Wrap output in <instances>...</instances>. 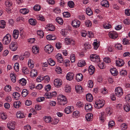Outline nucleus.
Masks as SVG:
<instances>
[{
  "label": "nucleus",
  "mask_w": 130,
  "mask_h": 130,
  "mask_svg": "<svg viewBox=\"0 0 130 130\" xmlns=\"http://www.w3.org/2000/svg\"><path fill=\"white\" fill-rule=\"evenodd\" d=\"M11 40V35L9 34H7L3 38L2 42L5 45H8L9 44Z\"/></svg>",
  "instance_id": "obj_1"
},
{
  "label": "nucleus",
  "mask_w": 130,
  "mask_h": 130,
  "mask_svg": "<svg viewBox=\"0 0 130 130\" xmlns=\"http://www.w3.org/2000/svg\"><path fill=\"white\" fill-rule=\"evenodd\" d=\"M104 104L105 101L104 100H98L96 101L94 106L96 108L100 109L102 108Z\"/></svg>",
  "instance_id": "obj_2"
},
{
  "label": "nucleus",
  "mask_w": 130,
  "mask_h": 130,
  "mask_svg": "<svg viewBox=\"0 0 130 130\" xmlns=\"http://www.w3.org/2000/svg\"><path fill=\"white\" fill-rule=\"evenodd\" d=\"M57 100L59 104L61 105H64L65 103V96L60 94L58 96Z\"/></svg>",
  "instance_id": "obj_3"
},
{
  "label": "nucleus",
  "mask_w": 130,
  "mask_h": 130,
  "mask_svg": "<svg viewBox=\"0 0 130 130\" xmlns=\"http://www.w3.org/2000/svg\"><path fill=\"white\" fill-rule=\"evenodd\" d=\"M115 94L118 97H121L123 94V90L121 87L116 88L115 89Z\"/></svg>",
  "instance_id": "obj_4"
},
{
  "label": "nucleus",
  "mask_w": 130,
  "mask_h": 130,
  "mask_svg": "<svg viewBox=\"0 0 130 130\" xmlns=\"http://www.w3.org/2000/svg\"><path fill=\"white\" fill-rule=\"evenodd\" d=\"M44 50L47 53L50 54L52 52L53 50V48L50 44L47 45L45 47Z\"/></svg>",
  "instance_id": "obj_5"
},
{
  "label": "nucleus",
  "mask_w": 130,
  "mask_h": 130,
  "mask_svg": "<svg viewBox=\"0 0 130 130\" xmlns=\"http://www.w3.org/2000/svg\"><path fill=\"white\" fill-rule=\"evenodd\" d=\"M91 60L94 62H98L100 61V58L99 56L95 54H92L90 55Z\"/></svg>",
  "instance_id": "obj_6"
},
{
  "label": "nucleus",
  "mask_w": 130,
  "mask_h": 130,
  "mask_svg": "<svg viewBox=\"0 0 130 130\" xmlns=\"http://www.w3.org/2000/svg\"><path fill=\"white\" fill-rule=\"evenodd\" d=\"M15 122L9 121L8 123L7 127L10 130H14L15 129Z\"/></svg>",
  "instance_id": "obj_7"
},
{
  "label": "nucleus",
  "mask_w": 130,
  "mask_h": 130,
  "mask_svg": "<svg viewBox=\"0 0 130 130\" xmlns=\"http://www.w3.org/2000/svg\"><path fill=\"white\" fill-rule=\"evenodd\" d=\"M109 37L111 39H115L118 36V33L115 31H110L108 33Z\"/></svg>",
  "instance_id": "obj_8"
},
{
  "label": "nucleus",
  "mask_w": 130,
  "mask_h": 130,
  "mask_svg": "<svg viewBox=\"0 0 130 130\" xmlns=\"http://www.w3.org/2000/svg\"><path fill=\"white\" fill-rule=\"evenodd\" d=\"M18 45L15 43L12 42L9 45L10 49L12 51H15L17 49Z\"/></svg>",
  "instance_id": "obj_9"
},
{
  "label": "nucleus",
  "mask_w": 130,
  "mask_h": 130,
  "mask_svg": "<svg viewBox=\"0 0 130 130\" xmlns=\"http://www.w3.org/2000/svg\"><path fill=\"white\" fill-rule=\"evenodd\" d=\"M62 81L61 80L59 79H55L54 81V86L57 88H59L62 85Z\"/></svg>",
  "instance_id": "obj_10"
},
{
  "label": "nucleus",
  "mask_w": 130,
  "mask_h": 130,
  "mask_svg": "<svg viewBox=\"0 0 130 130\" xmlns=\"http://www.w3.org/2000/svg\"><path fill=\"white\" fill-rule=\"evenodd\" d=\"M80 24V22L78 20H73L72 22V25L74 27L77 28L79 27Z\"/></svg>",
  "instance_id": "obj_11"
},
{
  "label": "nucleus",
  "mask_w": 130,
  "mask_h": 130,
  "mask_svg": "<svg viewBox=\"0 0 130 130\" xmlns=\"http://www.w3.org/2000/svg\"><path fill=\"white\" fill-rule=\"evenodd\" d=\"M74 74L71 72L68 73L66 76V78L67 80L70 81L72 80L74 77Z\"/></svg>",
  "instance_id": "obj_12"
},
{
  "label": "nucleus",
  "mask_w": 130,
  "mask_h": 130,
  "mask_svg": "<svg viewBox=\"0 0 130 130\" xmlns=\"http://www.w3.org/2000/svg\"><path fill=\"white\" fill-rule=\"evenodd\" d=\"M55 57L58 62L62 63L63 62V57L61 54L59 53L57 54L56 56Z\"/></svg>",
  "instance_id": "obj_13"
},
{
  "label": "nucleus",
  "mask_w": 130,
  "mask_h": 130,
  "mask_svg": "<svg viewBox=\"0 0 130 130\" xmlns=\"http://www.w3.org/2000/svg\"><path fill=\"white\" fill-rule=\"evenodd\" d=\"M19 35V31L17 29H14L13 30L12 33L13 37L15 39H17Z\"/></svg>",
  "instance_id": "obj_14"
},
{
  "label": "nucleus",
  "mask_w": 130,
  "mask_h": 130,
  "mask_svg": "<svg viewBox=\"0 0 130 130\" xmlns=\"http://www.w3.org/2000/svg\"><path fill=\"white\" fill-rule=\"evenodd\" d=\"M45 28L47 31H54L55 29V27L54 25L50 24L47 25Z\"/></svg>",
  "instance_id": "obj_15"
},
{
  "label": "nucleus",
  "mask_w": 130,
  "mask_h": 130,
  "mask_svg": "<svg viewBox=\"0 0 130 130\" xmlns=\"http://www.w3.org/2000/svg\"><path fill=\"white\" fill-rule=\"evenodd\" d=\"M116 65L118 67L122 66L124 64V62L122 59L116 60Z\"/></svg>",
  "instance_id": "obj_16"
},
{
  "label": "nucleus",
  "mask_w": 130,
  "mask_h": 130,
  "mask_svg": "<svg viewBox=\"0 0 130 130\" xmlns=\"http://www.w3.org/2000/svg\"><path fill=\"white\" fill-rule=\"evenodd\" d=\"M16 116L17 118L20 119L23 118L25 117V116L23 113L20 111H18L17 112Z\"/></svg>",
  "instance_id": "obj_17"
},
{
  "label": "nucleus",
  "mask_w": 130,
  "mask_h": 130,
  "mask_svg": "<svg viewBox=\"0 0 130 130\" xmlns=\"http://www.w3.org/2000/svg\"><path fill=\"white\" fill-rule=\"evenodd\" d=\"M32 51L33 53L35 54L38 53L39 51V47L37 45L33 46L32 47Z\"/></svg>",
  "instance_id": "obj_18"
},
{
  "label": "nucleus",
  "mask_w": 130,
  "mask_h": 130,
  "mask_svg": "<svg viewBox=\"0 0 130 130\" xmlns=\"http://www.w3.org/2000/svg\"><path fill=\"white\" fill-rule=\"evenodd\" d=\"M85 109L87 111H90L92 110V106L90 103H86L85 105Z\"/></svg>",
  "instance_id": "obj_19"
},
{
  "label": "nucleus",
  "mask_w": 130,
  "mask_h": 130,
  "mask_svg": "<svg viewBox=\"0 0 130 130\" xmlns=\"http://www.w3.org/2000/svg\"><path fill=\"white\" fill-rule=\"evenodd\" d=\"M75 44L74 41L72 39L66 38V44L68 45L70 44Z\"/></svg>",
  "instance_id": "obj_20"
},
{
  "label": "nucleus",
  "mask_w": 130,
  "mask_h": 130,
  "mask_svg": "<svg viewBox=\"0 0 130 130\" xmlns=\"http://www.w3.org/2000/svg\"><path fill=\"white\" fill-rule=\"evenodd\" d=\"M10 76L12 81L13 83H15L16 81V75L13 72H12L10 73Z\"/></svg>",
  "instance_id": "obj_21"
},
{
  "label": "nucleus",
  "mask_w": 130,
  "mask_h": 130,
  "mask_svg": "<svg viewBox=\"0 0 130 130\" xmlns=\"http://www.w3.org/2000/svg\"><path fill=\"white\" fill-rule=\"evenodd\" d=\"M43 120L46 123H49L52 121L51 117L49 116H46L43 117Z\"/></svg>",
  "instance_id": "obj_22"
},
{
  "label": "nucleus",
  "mask_w": 130,
  "mask_h": 130,
  "mask_svg": "<svg viewBox=\"0 0 130 130\" xmlns=\"http://www.w3.org/2000/svg\"><path fill=\"white\" fill-rule=\"evenodd\" d=\"M37 75V71L36 70L33 69L31 70L30 73V75L31 77H36Z\"/></svg>",
  "instance_id": "obj_23"
},
{
  "label": "nucleus",
  "mask_w": 130,
  "mask_h": 130,
  "mask_svg": "<svg viewBox=\"0 0 130 130\" xmlns=\"http://www.w3.org/2000/svg\"><path fill=\"white\" fill-rule=\"evenodd\" d=\"M83 76L82 74L79 73L77 74L75 76V79L78 82H79L82 80Z\"/></svg>",
  "instance_id": "obj_24"
},
{
  "label": "nucleus",
  "mask_w": 130,
  "mask_h": 130,
  "mask_svg": "<svg viewBox=\"0 0 130 130\" xmlns=\"http://www.w3.org/2000/svg\"><path fill=\"white\" fill-rule=\"evenodd\" d=\"M101 4L103 6L107 7L109 6V3L106 0H104L101 2Z\"/></svg>",
  "instance_id": "obj_25"
},
{
  "label": "nucleus",
  "mask_w": 130,
  "mask_h": 130,
  "mask_svg": "<svg viewBox=\"0 0 130 130\" xmlns=\"http://www.w3.org/2000/svg\"><path fill=\"white\" fill-rule=\"evenodd\" d=\"M95 69L94 67L92 65L90 66L89 67L88 71L90 75L92 74L95 71Z\"/></svg>",
  "instance_id": "obj_26"
},
{
  "label": "nucleus",
  "mask_w": 130,
  "mask_h": 130,
  "mask_svg": "<svg viewBox=\"0 0 130 130\" xmlns=\"http://www.w3.org/2000/svg\"><path fill=\"white\" fill-rule=\"evenodd\" d=\"M87 100L89 102H91L93 100V97L90 93L87 94L86 96Z\"/></svg>",
  "instance_id": "obj_27"
},
{
  "label": "nucleus",
  "mask_w": 130,
  "mask_h": 130,
  "mask_svg": "<svg viewBox=\"0 0 130 130\" xmlns=\"http://www.w3.org/2000/svg\"><path fill=\"white\" fill-rule=\"evenodd\" d=\"M75 89L77 92L81 93L83 92L82 88L81 86L77 85L75 86Z\"/></svg>",
  "instance_id": "obj_28"
},
{
  "label": "nucleus",
  "mask_w": 130,
  "mask_h": 130,
  "mask_svg": "<svg viewBox=\"0 0 130 130\" xmlns=\"http://www.w3.org/2000/svg\"><path fill=\"white\" fill-rule=\"evenodd\" d=\"M21 103L20 101H17L14 102L13 105L14 108H18L21 106Z\"/></svg>",
  "instance_id": "obj_29"
},
{
  "label": "nucleus",
  "mask_w": 130,
  "mask_h": 130,
  "mask_svg": "<svg viewBox=\"0 0 130 130\" xmlns=\"http://www.w3.org/2000/svg\"><path fill=\"white\" fill-rule=\"evenodd\" d=\"M86 64V62L85 61L83 60H79L78 63V66L79 67H82L85 66Z\"/></svg>",
  "instance_id": "obj_30"
},
{
  "label": "nucleus",
  "mask_w": 130,
  "mask_h": 130,
  "mask_svg": "<svg viewBox=\"0 0 130 130\" xmlns=\"http://www.w3.org/2000/svg\"><path fill=\"white\" fill-rule=\"evenodd\" d=\"M110 71L112 75L113 76H116L118 73L117 70L115 68L111 69Z\"/></svg>",
  "instance_id": "obj_31"
},
{
  "label": "nucleus",
  "mask_w": 130,
  "mask_h": 130,
  "mask_svg": "<svg viewBox=\"0 0 130 130\" xmlns=\"http://www.w3.org/2000/svg\"><path fill=\"white\" fill-rule=\"evenodd\" d=\"M19 82L20 85L24 86L26 85L27 83V81L24 78H22L19 80Z\"/></svg>",
  "instance_id": "obj_32"
},
{
  "label": "nucleus",
  "mask_w": 130,
  "mask_h": 130,
  "mask_svg": "<svg viewBox=\"0 0 130 130\" xmlns=\"http://www.w3.org/2000/svg\"><path fill=\"white\" fill-rule=\"evenodd\" d=\"M29 11V10L28 9L26 8L21 9L20 10V13L23 14H25L28 13Z\"/></svg>",
  "instance_id": "obj_33"
},
{
  "label": "nucleus",
  "mask_w": 130,
  "mask_h": 130,
  "mask_svg": "<svg viewBox=\"0 0 130 130\" xmlns=\"http://www.w3.org/2000/svg\"><path fill=\"white\" fill-rule=\"evenodd\" d=\"M11 86L8 85L5 86L4 88V90L6 92H9L11 90Z\"/></svg>",
  "instance_id": "obj_34"
},
{
  "label": "nucleus",
  "mask_w": 130,
  "mask_h": 130,
  "mask_svg": "<svg viewBox=\"0 0 130 130\" xmlns=\"http://www.w3.org/2000/svg\"><path fill=\"white\" fill-rule=\"evenodd\" d=\"M92 115L90 113H88L86 115V118L88 121H90L92 119Z\"/></svg>",
  "instance_id": "obj_35"
},
{
  "label": "nucleus",
  "mask_w": 130,
  "mask_h": 130,
  "mask_svg": "<svg viewBox=\"0 0 130 130\" xmlns=\"http://www.w3.org/2000/svg\"><path fill=\"white\" fill-rule=\"evenodd\" d=\"M47 39L48 40H54L56 39V37L54 36L48 35L46 37Z\"/></svg>",
  "instance_id": "obj_36"
},
{
  "label": "nucleus",
  "mask_w": 130,
  "mask_h": 130,
  "mask_svg": "<svg viewBox=\"0 0 130 130\" xmlns=\"http://www.w3.org/2000/svg\"><path fill=\"white\" fill-rule=\"evenodd\" d=\"M47 61L48 63L51 66H54L55 64V62L51 58L49 59Z\"/></svg>",
  "instance_id": "obj_37"
},
{
  "label": "nucleus",
  "mask_w": 130,
  "mask_h": 130,
  "mask_svg": "<svg viewBox=\"0 0 130 130\" xmlns=\"http://www.w3.org/2000/svg\"><path fill=\"white\" fill-rule=\"evenodd\" d=\"M12 95L14 98L16 100H18L20 96V94L18 93L15 92L13 93Z\"/></svg>",
  "instance_id": "obj_38"
},
{
  "label": "nucleus",
  "mask_w": 130,
  "mask_h": 130,
  "mask_svg": "<svg viewBox=\"0 0 130 130\" xmlns=\"http://www.w3.org/2000/svg\"><path fill=\"white\" fill-rule=\"evenodd\" d=\"M29 23L30 24L33 25H35L36 24V20L33 19H30L29 20Z\"/></svg>",
  "instance_id": "obj_39"
},
{
  "label": "nucleus",
  "mask_w": 130,
  "mask_h": 130,
  "mask_svg": "<svg viewBox=\"0 0 130 130\" xmlns=\"http://www.w3.org/2000/svg\"><path fill=\"white\" fill-rule=\"evenodd\" d=\"M86 14L90 16L93 14V12L90 8L88 7L86 9Z\"/></svg>",
  "instance_id": "obj_40"
},
{
  "label": "nucleus",
  "mask_w": 130,
  "mask_h": 130,
  "mask_svg": "<svg viewBox=\"0 0 130 130\" xmlns=\"http://www.w3.org/2000/svg\"><path fill=\"white\" fill-rule=\"evenodd\" d=\"M1 117L3 120L6 119L7 117V114L4 112H2L1 113Z\"/></svg>",
  "instance_id": "obj_41"
},
{
  "label": "nucleus",
  "mask_w": 130,
  "mask_h": 130,
  "mask_svg": "<svg viewBox=\"0 0 130 130\" xmlns=\"http://www.w3.org/2000/svg\"><path fill=\"white\" fill-rule=\"evenodd\" d=\"M6 22L4 20H1L0 21V28H4L6 26Z\"/></svg>",
  "instance_id": "obj_42"
},
{
  "label": "nucleus",
  "mask_w": 130,
  "mask_h": 130,
  "mask_svg": "<svg viewBox=\"0 0 130 130\" xmlns=\"http://www.w3.org/2000/svg\"><path fill=\"white\" fill-rule=\"evenodd\" d=\"M22 71L24 74H29V70L27 68L23 67L22 68Z\"/></svg>",
  "instance_id": "obj_43"
},
{
  "label": "nucleus",
  "mask_w": 130,
  "mask_h": 130,
  "mask_svg": "<svg viewBox=\"0 0 130 130\" xmlns=\"http://www.w3.org/2000/svg\"><path fill=\"white\" fill-rule=\"evenodd\" d=\"M106 112L107 115L110 116L112 112L111 108L110 107L106 108Z\"/></svg>",
  "instance_id": "obj_44"
},
{
  "label": "nucleus",
  "mask_w": 130,
  "mask_h": 130,
  "mask_svg": "<svg viewBox=\"0 0 130 130\" xmlns=\"http://www.w3.org/2000/svg\"><path fill=\"white\" fill-rule=\"evenodd\" d=\"M72 107V106H68L66 108V113L68 114L71 113L72 112L71 108Z\"/></svg>",
  "instance_id": "obj_45"
},
{
  "label": "nucleus",
  "mask_w": 130,
  "mask_h": 130,
  "mask_svg": "<svg viewBox=\"0 0 130 130\" xmlns=\"http://www.w3.org/2000/svg\"><path fill=\"white\" fill-rule=\"evenodd\" d=\"M56 21L57 23L60 25H62L63 23L62 19L59 17H58L56 18Z\"/></svg>",
  "instance_id": "obj_46"
},
{
  "label": "nucleus",
  "mask_w": 130,
  "mask_h": 130,
  "mask_svg": "<svg viewBox=\"0 0 130 130\" xmlns=\"http://www.w3.org/2000/svg\"><path fill=\"white\" fill-rule=\"evenodd\" d=\"M73 116L74 117L77 118L80 116L79 112L77 111H74L73 112Z\"/></svg>",
  "instance_id": "obj_47"
},
{
  "label": "nucleus",
  "mask_w": 130,
  "mask_h": 130,
  "mask_svg": "<svg viewBox=\"0 0 130 130\" xmlns=\"http://www.w3.org/2000/svg\"><path fill=\"white\" fill-rule=\"evenodd\" d=\"M12 4V3L11 1L7 0L5 2V5L7 7H10L11 6Z\"/></svg>",
  "instance_id": "obj_48"
},
{
  "label": "nucleus",
  "mask_w": 130,
  "mask_h": 130,
  "mask_svg": "<svg viewBox=\"0 0 130 130\" xmlns=\"http://www.w3.org/2000/svg\"><path fill=\"white\" fill-rule=\"evenodd\" d=\"M37 18L38 20L42 21H44L45 20V19L44 17L41 15H37Z\"/></svg>",
  "instance_id": "obj_49"
},
{
  "label": "nucleus",
  "mask_w": 130,
  "mask_h": 130,
  "mask_svg": "<svg viewBox=\"0 0 130 130\" xmlns=\"http://www.w3.org/2000/svg\"><path fill=\"white\" fill-rule=\"evenodd\" d=\"M68 6L70 8H73L74 6V4L72 1H69L68 3Z\"/></svg>",
  "instance_id": "obj_50"
},
{
  "label": "nucleus",
  "mask_w": 130,
  "mask_h": 130,
  "mask_svg": "<svg viewBox=\"0 0 130 130\" xmlns=\"http://www.w3.org/2000/svg\"><path fill=\"white\" fill-rule=\"evenodd\" d=\"M86 25L88 27H90L92 26V23L91 21L89 20H86L85 22Z\"/></svg>",
  "instance_id": "obj_51"
},
{
  "label": "nucleus",
  "mask_w": 130,
  "mask_h": 130,
  "mask_svg": "<svg viewBox=\"0 0 130 130\" xmlns=\"http://www.w3.org/2000/svg\"><path fill=\"white\" fill-rule=\"evenodd\" d=\"M38 35L40 36V38H42L44 36V33L43 31L41 30H38L37 31Z\"/></svg>",
  "instance_id": "obj_52"
},
{
  "label": "nucleus",
  "mask_w": 130,
  "mask_h": 130,
  "mask_svg": "<svg viewBox=\"0 0 130 130\" xmlns=\"http://www.w3.org/2000/svg\"><path fill=\"white\" fill-rule=\"evenodd\" d=\"M34 9L36 11H39L40 9V7L39 5H36L34 6Z\"/></svg>",
  "instance_id": "obj_53"
},
{
  "label": "nucleus",
  "mask_w": 130,
  "mask_h": 130,
  "mask_svg": "<svg viewBox=\"0 0 130 130\" xmlns=\"http://www.w3.org/2000/svg\"><path fill=\"white\" fill-rule=\"evenodd\" d=\"M76 105L77 107H81L84 106V104L82 102L79 101L76 103Z\"/></svg>",
  "instance_id": "obj_54"
},
{
  "label": "nucleus",
  "mask_w": 130,
  "mask_h": 130,
  "mask_svg": "<svg viewBox=\"0 0 130 130\" xmlns=\"http://www.w3.org/2000/svg\"><path fill=\"white\" fill-rule=\"evenodd\" d=\"M94 48V50H96L99 47L100 45L99 43L96 42H94L93 44Z\"/></svg>",
  "instance_id": "obj_55"
},
{
  "label": "nucleus",
  "mask_w": 130,
  "mask_h": 130,
  "mask_svg": "<svg viewBox=\"0 0 130 130\" xmlns=\"http://www.w3.org/2000/svg\"><path fill=\"white\" fill-rule=\"evenodd\" d=\"M19 63L18 62H16L14 64V69L17 72H18L19 70Z\"/></svg>",
  "instance_id": "obj_56"
},
{
  "label": "nucleus",
  "mask_w": 130,
  "mask_h": 130,
  "mask_svg": "<svg viewBox=\"0 0 130 130\" xmlns=\"http://www.w3.org/2000/svg\"><path fill=\"white\" fill-rule=\"evenodd\" d=\"M120 73L122 76H124L127 74V71L124 70H122L120 72Z\"/></svg>",
  "instance_id": "obj_57"
},
{
  "label": "nucleus",
  "mask_w": 130,
  "mask_h": 130,
  "mask_svg": "<svg viewBox=\"0 0 130 130\" xmlns=\"http://www.w3.org/2000/svg\"><path fill=\"white\" fill-rule=\"evenodd\" d=\"M28 92L27 90L25 89H24L23 90L22 92V96L24 97H25L28 94Z\"/></svg>",
  "instance_id": "obj_58"
},
{
  "label": "nucleus",
  "mask_w": 130,
  "mask_h": 130,
  "mask_svg": "<svg viewBox=\"0 0 130 130\" xmlns=\"http://www.w3.org/2000/svg\"><path fill=\"white\" fill-rule=\"evenodd\" d=\"M51 89V86L50 84H48L45 86L44 87L45 90L46 91H48Z\"/></svg>",
  "instance_id": "obj_59"
},
{
  "label": "nucleus",
  "mask_w": 130,
  "mask_h": 130,
  "mask_svg": "<svg viewBox=\"0 0 130 130\" xmlns=\"http://www.w3.org/2000/svg\"><path fill=\"white\" fill-rule=\"evenodd\" d=\"M44 96L46 99H51L52 98L51 94L50 93H46Z\"/></svg>",
  "instance_id": "obj_60"
},
{
  "label": "nucleus",
  "mask_w": 130,
  "mask_h": 130,
  "mask_svg": "<svg viewBox=\"0 0 130 130\" xmlns=\"http://www.w3.org/2000/svg\"><path fill=\"white\" fill-rule=\"evenodd\" d=\"M88 86L89 87L92 88L93 86V82L92 80H90L88 82Z\"/></svg>",
  "instance_id": "obj_61"
},
{
  "label": "nucleus",
  "mask_w": 130,
  "mask_h": 130,
  "mask_svg": "<svg viewBox=\"0 0 130 130\" xmlns=\"http://www.w3.org/2000/svg\"><path fill=\"white\" fill-rule=\"evenodd\" d=\"M123 108L125 111L126 112L130 110V106L128 105H124Z\"/></svg>",
  "instance_id": "obj_62"
},
{
  "label": "nucleus",
  "mask_w": 130,
  "mask_h": 130,
  "mask_svg": "<svg viewBox=\"0 0 130 130\" xmlns=\"http://www.w3.org/2000/svg\"><path fill=\"white\" fill-rule=\"evenodd\" d=\"M56 48L58 49H60L62 46L61 43L60 42H57L55 45Z\"/></svg>",
  "instance_id": "obj_63"
},
{
  "label": "nucleus",
  "mask_w": 130,
  "mask_h": 130,
  "mask_svg": "<svg viewBox=\"0 0 130 130\" xmlns=\"http://www.w3.org/2000/svg\"><path fill=\"white\" fill-rule=\"evenodd\" d=\"M59 121V119L54 118L53 121V122L51 123L54 125L58 123Z\"/></svg>",
  "instance_id": "obj_64"
}]
</instances>
